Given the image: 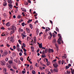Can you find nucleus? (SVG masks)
I'll list each match as a JSON object with an SVG mask.
<instances>
[{"label": "nucleus", "instance_id": "0e129e2a", "mask_svg": "<svg viewBox=\"0 0 74 74\" xmlns=\"http://www.w3.org/2000/svg\"><path fill=\"white\" fill-rule=\"evenodd\" d=\"M16 54L15 53H13L12 54V56H14Z\"/></svg>", "mask_w": 74, "mask_h": 74}, {"label": "nucleus", "instance_id": "393cba45", "mask_svg": "<svg viewBox=\"0 0 74 74\" xmlns=\"http://www.w3.org/2000/svg\"><path fill=\"white\" fill-rule=\"evenodd\" d=\"M32 21V19H31V20H30V19H29V21H28L27 22L28 23H30V22H31Z\"/></svg>", "mask_w": 74, "mask_h": 74}, {"label": "nucleus", "instance_id": "6ab92c4d", "mask_svg": "<svg viewBox=\"0 0 74 74\" xmlns=\"http://www.w3.org/2000/svg\"><path fill=\"white\" fill-rule=\"evenodd\" d=\"M21 9L22 10V11H23V12H26V9L22 8H21Z\"/></svg>", "mask_w": 74, "mask_h": 74}, {"label": "nucleus", "instance_id": "49530a36", "mask_svg": "<svg viewBox=\"0 0 74 74\" xmlns=\"http://www.w3.org/2000/svg\"><path fill=\"white\" fill-rule=\"evenodd\" d=\"M64 60H62V61L61 62V63L62 64H63L64 63Z\"/></svg>", "mask_w": 74, "mask_h": 74}, {"label": "nucleus", "instance_id": "20e7f679", "mask_svg": "<svg viewBox=\"0 0 74 74\" xmlns=\"http://www.w3.org/2000/svg\"><path fill=\"white\" fill-rule=\"evenodd\" d=\"M48 52L49 53H51H51H53V52H54L53 49H49L48 50Z\"/></svg>", "mask_w": 74, "mask_h": 74}, {"label": "nucleus", "instance_id": "79ce46f5", "mask_svg": "<svg viewBox=\"0 0 74 74\" xmlns=\"http://www.w3.org/2000/svg\"><path fill=\"white\" fill-rule=\"evenodd\" d=\"M1 54H3V50L1 49Z\"/></svg>", "mask_w": 74, "mask_h": 74}, {"label": "nucleus", "instance_id": "09e8293b", "mask_svg": "<svg viewBox=\"0 0 74 74\" xmlns=\"http://www.w3.org/2000/svg\"><path fill=\"white\" fill-rule=\"evenodd\" d=\"M23 47H26L25 44V43H23Z\"/></svg>", "mask_w": 74, "mask_h": 74}, {"label": "nucleus", "instance_id": "a19ab883", "mask_svg": "<svg viewBox=\"0 0 74 74\" xmlns=\"http://www.w3.org/2000/svg\"><path fill=\"white\" fill-rule=\"evenodd\" d=\"M21 16H20V15H18V16H17V18H21Z\"/></svg>", "mask_w": 74, "mask_h": 74}, {"label": "nucleus", "instance_id": "7ed1b4c3", "mask_svg": "<svg viewBox=\"0 0 74 74\" xmlns=\"http://www.w3.org/2000/svg\"><path fill=\"white\" fill-rule=\"evenodd\" d=\"M42 55L41 56V57L42 58H45L46 57L45 55V51L43 50L42 52Z\"/></svg>", "mask_w": 74, "mask_h": 74}, {"label": "nucleus", "instance_id": "bb28decb", "mask_svg": "<svg viewBox=\"0 0 74 74\" xmlns=\"http://www.w3.org/2000/svg\"><path fill=\"white\" fill-rule=\"evenodd\" d=\"M63 59H66L67 58L66 55H64V56L62 57Z\"/></svg>", "mask_w": 74, "mask_h": 74}, {"label": "nucleus", "instance_id": "3c124183", "mask_svg": "<svg viewBox=\"0 0 74 74\" xmlns=\"http://www.w3.org/2000/svg\"><path fill=\"white\" fill-rule=\"evenodd\" d=\"M1 29H2L3 30H5V28H4V27H1Z\"/></svg>", "mask_w": 74, "mask_h": 74}, {"label": "nucleus", "instance_id": "052dcab7", "mask_svg": "<svg viewBox=\"0 0 74 74\" xmlns=\"http://www.w3.org/2000/svg\"><path fill=\"white\" fill-rule=\"evenodd\" d=\"M43 34L42 32H40V33H39V35L40 36L41 34Z\"/></svg>", "mask_w": 74, "mask_h": 74}, {"label": "nucleus", "instance_id": "473e14b6", "mask_svg": "<svg viewBox=\"0 0 74 74\" xmlns=\"http://www.w3.org/2000/svg\"><path fill=\"white\" fill-rule=\"evenodd\" d=\"M24 4H25V5H28V2H25L24 3Z\"/></svg>", "mask_w": 74, "mask_h": 74}, {"label": "nucleus", "instance_id": "13d9d810", "mask_svg": "<svg viewBox=\"0 0 74 74\" xmlns=\"http://www.w3.org/2000/svg\"><path fill=\"white\" fill-rule=\"evenodd\" d=\"M69 66H66V69H69Z\"/></svg>", "mask_w": 74, "mask_h": 74}, {"label": "nucleus", "instance_id": "e433bc0d", "mask_svg": "<svg viewBox=\"0 0 74 74\" xmlns=\"http://www.w3.org/2000/svg\"><path fill=\"white\" fill-rule=\"evenodd\" d=\"M58 64H61V60H59L58 61Z\"/></svg>", "mask_w": 74, "mask_h": 74}, {"label": "nucleus", "instance_id": "774afa93", "mask_svg": "<svg viewBox=\"0 0 74 74\" xmlns=\"http://www.w3.org/2000/svg\"><path fill=\"white\" fill-rule=\"evenodd\" d=\"M28 3H31V0H28Z\"/></svg>", "mask_w": 74, "mask_h": 74}, {"label": "nucleus", "instance_id": "c9c22d12", "mask_svg": "<svg viewBox=\"0 0 74 74\" xmlns=\"http://www.w3.org/2000/svg\"><path fill=\"white\" fill-rule=\"evenodd\" d=\"M56 31H57V32H59V29L58 28V27H56Z\"/></svg>", "mask_w": 74, "mask_h": 74}, {"label": "nucleus", "instance_id": "69168bd1", "mask_svg": "<svg viewBox=\"0 0 74 74\" xmlns=\"http://www.w3.org/2000/svg\"><path fill=\"white\" fill-rule=\"evenodd\" d=\"M39 68H40V69H41V70H43V69L42 68V67H41V66H40Z\"/></svg>", "mask_w": 74, "mask_h": 74}, {"label": "nucleus", "instance_id": "f8f14e48", "mask_svg": "<svg viewBox=\"0 0 74 74\" xmlns=\"http://www.w3.org/2000/svg\"><path fill=\"white\" fill-rule=\"evenodd\" d=\"M3 6H6L7 5V2L5 1L3 3Z\"/></svg>", "mask_w": 74, "mask_h": 74}, {"label": "nucleus", "instance_id": "72a5a7b5", "mask_svg": "<svg viewBox=\"0 0 74 74\" xmlns=\"http://www.w3.org/2000/svg\"><path fill=\"white\" fill-rule=\"evenodd\" d=\"M66 72L67 73H68L69 74H70L71 73V72L69 71H67Z\"/></svg>", "mask_w": 74, "mask_h": 74}, {"label": "nucleus", "instance_id": "1a4fd4ad", "mask_svg": "<svg viewBox=\"0 0 74 74\" xmlns=\"http://www.w3.org/2000/svg\"><path fill=\"white\" fill-rule=\"evenodd\" d=\"M49 34L50 36H49L48 37V38L49 39H51V38L52 37V33H51V32H50L49 33Z\"/></svg>", "mask_w": 74, "mask_h": 74}, {"label": "nucleus", "instance_id": "dca6fc26", "mask_svg": "<svg viewBox=\"0 0 74 74\" xmlns=\"http://www.w3.org/2000/svg\"><path fill=\"white\" fill-rule=\"evenodd\" d=\"M48 52H49V49H45V53H47V52H48Z\"/></svg>", "mask_w": 74, "mask_h": 74}, {"label": "nucleus", "instance_id": "4c0bfd02", "mask_svg": "<svg viewBox=\"0 0 74 74\" xmlns=\"http://www.w3.org/2000/svg\"><path fill=\"white\" fill-rule=\"evenodd\" d=\"M25 25V23L24 22H23V23H22L21 25L22 26H24Z\"/></svg>", "mask_w": 74, "mask_h": 74}, {"label": "nucleus", "instance_id": "f03ea898", "mask_svg": "<svg viewBox=\"0 0 74 74\" xmlns=\"http://www.w3.org/2000/svg\"><path fill=\"white\" fill-rule=\"evenodd\" d=\"M16 48L17 51L19 52L20 51V46L18 43L17 44V45L16 46Z\"/></svg>", "mask_w": 74, "mask_h": 74}, {"label": "nucleus", "instance_id": "c85d7f7f", "mask_svg": "<svg viewBox=\"0 0 74 74\" xmlns=\"http://www.w3.org/2000/svg\"><path fill=\"white\" fill-rule=\"evenodd\" d=\"M18 42L20 44V45H22V43H22V41H21V40H18Z\"/></svg>", "mask_w": 74, "mask_h": 74}, {"label": "nucleus", "instance_id": "0eeeda50", "mask_svg": "<svg viewBox=\"0 0 74 74\" xmlns=\"http://www.w3.org/2000/svg\"><path fill=\"white\" fill-rule=\"evenodd\" d=\"M11 29H12V30H16V26H14V25H12V27L11 28Z\"/></svg>", "mask_w": 74, "mask_h": 74}, {"label": "nucleus", "instance_id": "5701e85b", "mask_svg": "<svg viewBox=\"0 0 74 74\" xmlns=\"http://www.w3.org/2000/svg\"><path fill=\"white\" fill-rule=\"evenodd\" d=\"M8 5L9 6V7L10 8H12L13 7V6L12 5H11V3H10V4H9Z\"/></svg>", "mask_w": 74, "mask_h": 74}, {"label": "nucleus", "instance_id": "680f3d73", "mask_svg": "<svg viewBox=\"0 0 74 74\" xmlns=\"http://www.w3.org/2000/svg\"><path fill=\"white\" fill-rule=\"evenodd\" d=\"M47 30H50V29L49 27H47Z\"/></svg>", "mask_w": 74, "mask_h": 74}, {"label": "nucleus", "instance_id": "f3484780", "mask_svg": "<svg viewBox=\"0 0 74 74\" xmlns=\"http://www.w3.org/2000/svg\"><path fill=\"white\" fill-rule=\"evenodd\" d=\"M8 2L10 4H12V0H8Z\"/></svg>", "mask_w": 74, "mask_h": 74}, {"label": "nucleus", "instance_id": "8fccbe9b", "mask_svg": "<svg viewBox=\"0 0 74 74\" xmlns=\"http://www.w3.org/2000/svg\"><path fill=\"white\" fill-rule=\"evenodd\" d=\"M25 73V71H22V73H23V74H24Z\"/></svg>", "mask_w": 74, "mask_h": 74}, {"label": "nucleus", "instance_id": "aec40b11", "mask_svg": "<svg viewBox=\"0 0 74 74\" xmlns=\"http://www.w3.org/2000/svg\"><path fill=\"white\" fill-rule=\"evenodd\" d=\"M10 23H9V22H8L7 23L5 24L7 26H10Z\"/></svg>", "mask_w": 74, "mask_h": 74}, {"label": "nucleus", "instance_id": "4d7b16f0", "mask_svg": "<svg viewBox=\"0 0 74 74\" xmlns=\"http://www.w3.org/2000/svg\"><path fill=\"white\" fill-rule=\"evenodd\" d=\"M37 15H38L37 13H35V15H34V16L35 17H36L37 16Z\"/></svg>", "mask_w": 74, "mask_h": 74}, {"label": "nucleus", "instance_id": "603ef678", "mask_svg": "<svg viewBox=\"0 0 74 74\" xmlns=\"http://www.w3.org/2000/svg\"><path fill=\"white\" fill-rule=\"evenodd\" d=\"M23 50V51H24V52H26L27 50H26L25 48H24Z\"/></svg>", "mask_w": 74, "mask_h": 74}, {"label": "nucleus", "instance_id": "2eb2a0df", "mask_svg": "<svg viewBox=\"0 0 74 74\" xmlns=\"http://www.w3.org/2000/svg\"><path fill=\"white\" fill-rule=\"evenodd\" d=\"M3 72L4 73L6 74V72H7V69L5 68H4L3 70Z\"/></svg>", "mask_w": 74, "mask_h": 74}, {"label": "nucleus", "instance_id": "6e6552de", "mask_svg": "<svg viewBox=\"0 0 74 74\" xmlns=\"http://www.w3.org/2000/svg\"><path fill=\"white\" fill-rule=\"evenodd\" d=\"M8 54V52L7 50H5L4 52L3 53V56H6Z\"/></svg>", "mask_w": 74, "mask_h": 74}, {"label": "nucleus", "instance_id": "ddd939ff", "mask_svg": "<svg viewBox=\"0 0 74 74\" xmlns=\"http://www.w3.org/2000/svg\"><path fill=\"white\" fill-rule=\"evenodd\" d=\"M52 43H53L54 44H56V39H53V40L52 41Z\"/></svg>", "mask_w": 74, "mask_h": 74}, {"label": "nucleus", "instance_id": "f704fd0d", "mask_svg": "<svg viewBox=\"0 0 74 74\" xmlns=\"http://www.w3.org/2000/svg\"><path fill=\"white\" fill-rule=\"evenodd\" d=\"M39 32V30L37 29L36 30V33H37V34H38Z\"/></svg>", "mask_w": 74, "mask_h": 74}, {"label": "nucleus", "instance_id": "c756f323", "mask_svg": "<svg viewBox=\"0 0 74 74\" xmlns=\"http://www.w3.org/2000/svg\"><path fill=\"white\" fill-rule=\"evenodd\" d=\"M55 45L56 47H57V48H58L59 46H58V45H57V44H56V43Z\"/></svg>", "mask_w": 74, "mask_h": 74}, {"label": "nucleus", "instance_id": "b1692460", "mask_svg": "<svg viewBox=\"0 0 74 74\" xmlns=\"http://www.w3.org/2000/svg\"><path fill=\"white\" fill-rule=\"evenodd\" d=\"M33 69V67L32 65H31L30 66V70H32V69Z\"/></svg>", "mask_w": 74, "mask_h": 74}, {"label": "nucleus", "instance_id": "c03bdc74", "mask_svg": "<svg viewBox=\"0 0 74 74\" xmlns=\"http://www.w3.org/2000/svg\"><path fill=\"white\" fill-rule=\"evenodd\" d=\"M20 60H21L22 61H23V58H22V57H21L20 58Z\"/></svg>", "mask_w": 74, "mask_h": 74}, {"label": "nucleus", "instance_id": "338daca9", "mask_svg": "<svg viewBox=\"0 0 74 74\" xmlns=\"http://www.w3.org/2000/svg\"><path fill=\"white\" fill-rule=\"evenodd\" d=\"M14 61L16 63H17L18 62V60H14Z\"/></svg>", "mask_w": 74, "mask_h": 74}, {"label": "nucleus", "instance_id": "e2e57ef3", "mask_svg": "<svg viewBox=\"0 0 74 74\" xmlns=\"http://www.w3.org/2000/svg\"><path fill=\"white\" fill-rule=\"evenodd\" d=\"M13 47L14 49H16V47L15 46H14Z\"/></svg>", "mask_w": 74, "mask_h": 74}, {"label": "nucleus", "instance_id": "7c9ffc66", "mask_svg": "<svg viewBox=\"0 0 74 74\" xmlns=\"http://www.w3.org/2000/svg\"><path fill=\"white\" fill-rule=\"evenodd\" d=\"M8 62L10 64H11L13 63L12 60H9Z\"/></svg>", "mask_w": 74, "mask_h": 74}, {"label": "nucleus", "instance_id": "a18cd8bd", "mask_svg": "<svg viewBox=\"0 0 74 74\" xmlns=\"http://www.w3.org/2000/svg\"><path fill=\"white\" fill-rule=\"evenodd\" d=\"M45 59H46V62H47V63L48 61V59H47V58H45V59L44 60V61H45Z\"/></svg>", "mask_w": 74, "mask_h": 74}, {"label": "nucleus", "instance_id": "9b49d317", "mask_svg": "<svg viewBox=\"0 0 74 74\" xmlns=\"http://www.w3.org/2000/svg\"><path fill=\"white\" fill-rule=\"evenodd\" d=\"M10 40L12 42H14V39L12 36H11V37Z\"/></svg>", "mask_w": 74, "mask_h": 74}, {"label": "nucleus", "instance_id": "4468645a", "mask_svg": "<svg viewBox=\"0 0 74 74\" xmlns=\"http://www.w3.org/2000/svg\"><path fill=\"white\" fill-rule=\"evenodd\" d=\"M31 49H32V52H34V46H31Z\"/></svg>", "mask_w": 74, "mask_h": 74}, {"label": "nucleus", "instance_id": "5fc2aeb1", "mask_svg": "<svg viewBox=\"0 0 74 74\" xmlns=\"http://www.w3.org/2000/svg\"><path fill=\"white\" fill-rule=\"evenodd\" d=\"M5 60L7 62L8 61V58H6L5 59Z\"/></svg>", "mask_w": 74, "mask_h": 74}, {"label": "nucleus", "instance_id": "9d476101", "mask_svg": "<svg viewBox=\"0 0 74 74\" xmlns=\"http://www.w3.org/2000/svg\"><path fill=\"white\" fill-rule=\"evenodd\" d=\"M1 65H5L6 64V62L3 60L1 61Z\"/></svg>", "mask_w": 74, "mask_h": 74}, {"label": "nucleus", "instance_id": "ea45409f", "mask_svg": "<svg viewBox=\"0 0 74 74\" xmlns=\"http://www.w3.org/2000/svg\"><path fill=\"white\" fill-rule=\"evenodd\" d=\"M50 64V62H47V66H49V65Z\"/></svg>", "mask_w": 74, "mask_h": 74}, {"label": "nucleus", "instance_id": "2f4dec72", "mask_svg": "<svg viewBox=\"0 0 74 74\" xmlns=\"http://www.w3.org/2000/svg\"><path fill=\"white\" fill-rule=\"evenodd\" d=\"M36 71H32V74H36Z\"/></svg>", "mask_w": 74, "mask_h": 74}, {"label": "nucleus", "instance_id": "f257e3e1", "mask_svg": "<svg viewBox=\"0 0 74 74\" xmlns=\"http://www.w3.org/2000/svg\"><path fill=\"white\" fill-rule=\"evenodd\" d=\"M58 37H60L59 38V39L57 41V42L58 43V44H61L60 42H61L62 43H63V42L62 40V38L61 34H58Z\"/></svg>", "mask_w": 74, "mask_h": 74}, {"label": "nucleus", "instance_id": "58836bf2", "mask_svg": "<svg viewBox=\"0 0 74 74\" xmlns=\"http://www.w3.org/2000/svg\"><path fill=\"white\" fill-rule=\"evenodd\" d=\"M71 69V73L72 74H74V72H73L72 69Z\"/></svg>", "mask_w": 74, "mask_h": 74}, {"label": "nucleus", "instance_id": "37998d69", "mask_svg": "<svg viewBox=\"0 0 74 74\" xmlns=\"http://www.w3.org/2000/svg\"><path fill=\"white\" fill-rule=\"evenodd\" d=\"M49 22L51 23V25H53V22L52 21H51V20H50Z\"/></svg>", "mask_w": 74, "mask_h": 74}, {"label": "nucleus", "instance_id": "864d4df0", "mask_svg": "<svg viewBox=\"0 0 74 74\" xmlns=\"http://www.w3.org/2000/svg\"><path fill=\"white\" fill-rule=\"evenodd\" d=\"M13 68H14V69H17V68H16V67H15V66H13Z\"/></svg>", "mask_w": 74, "mask_h": 74}, {"label": "nucleus", "instance_id": "a878e982", "mask_svg": "<svg viewBox=\"0 0 74 74\" xmlns=\"http://www.w3.org/2000/svg\"><path fill=\"white\" fill-rule=\"evenodd\" d=\"M29 26H30V28H31V29H32L33 25H32V24H30Z\"/></svg>", "mask_w": 74, "mask_h": 74}, {"label": "nucleus", "instance_id": "4be33fe9", "mask_svg": "<svg viewBox=\"0 0 74 74\" xmlns=\"http://www.w3.org/2000/svg\"><path fill=\"white\" fill-rule=\"evenodd\" d=\"M26 30L28 33H29L30 32V29H28V28H26Z\"/></svg>", "mask_w": 74, "mask_h": 74}, {"label": "nucleus", "instance_id": "39448f33", "mask_svg": "<svg viewBox=\"0 0 74 74\" xmlns=\"http://www.w3.org/2000/svg\"><path fill=\"white\" fill-rule=\"evenodd\" d=\"M39 47L40 49L42 48V49H45V47H42V43H40V44L39 45Z\"/></svg>", "mask_w": 74, "mask_h": 74}, {"label": "nucleus", "instance_id": "412c9836", "mask_svg": "<svg viewBox=\"0 0 74 74\" xmlns=\"http://www.w3.org/2000/svg\"><path fill=\"white\" fill-rule=\"evenodd\" d=\"M53 72H58V69H53Z\"/></svg>", "mask_w": 74, "mask_h": 74}, {"label": "nucleus", "instance_id": "a211bd4d", "mask_svg": "<svg viewBox=\"0 0 74 74\" xmlns=\"http://www.w3.org/2000/svg\"><path fill=\"white\" fill-rule=\"evenodd\" d=\"M14 32H15V30H11V31L10 32V34H12L14 33Z\"/></svg>", "mask_w": 74, "mask_h": 74}, {"label": "nucleus", "instance_id": "bf43d9fd", "mask_svg": "<svg viewBox=\"0 0 74 74\" xmlns=\"http://www.w3.org/2000/svg\"><path fill=\"white\" fill-rule=\"evenodd\" d=\"M3 16L5 17L6 16H7V14H6V13H4Z\"/></svg>", "mask_w": 74, "mask_h": 74}, {"label": "nucleus", "instance_id": "cd10ccee", "mask_svg": "<svg viewBox=\"0 0 74 74\" xmlns=\"http://www.w3.org/2000/svg\"><path fill=\"white\" fill-rule=\"evenodd\" d=\"M22 36H23L24 38V37H26L27 35H25L23 33H22Z\"/></svg>", "mask_w": 74, "mask_h": 74}, {"label": "nucleus", "instance_id": "de8ad7c7", "mask_svg": "<svg viewBox=\"0 0 74 74\" xmlns=\"http://www.w3.org/2000/svg\"><path fill=\"white\" fill-rule=\"evenodd\" d=\"M18 9H16V10H15V12L16 13L18 12Z\"/></svg>", "mask_w": 74, "mask_h": 74}, {"label": "nucleus", "instance_id": "6e6d98bb", "mask_svg": "<svg viewBox=\"0 0 74 74\" xmlns=\"http://www.w3.org/2000/svg\"><path fill=\"white\" fill-rule=\"evenodd\" d=\"M19 55L20 56H22V53L21 52H20L19 53Z\"/></svg>", "mask_w": 74, "mask_h": 74}, {"label": "nucleus", "instance_id": "423d86ee", "mask_svg": "<svg viewBox=\"0 0 74 74\" xmlns=\"http://www.w3.org/2000/svg\"><path fill=\"white\" fill-rule=\"evenodd\" d=\"M54 67H55L56 68L57 67H58V63L57 62H55L53 64Z\"/></svg>", "mask_w": 74, "mask_h": 74}]
</instances>
